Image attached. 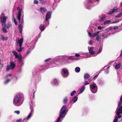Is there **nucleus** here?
Listing matches in <instances>:
<instances>
[{
    "label": "nucleus",
    "instance_id": "f257e3e1",
    "mask_svg": "<svg viewBox=\"0 0 122 122\" xmlns=\"http://www.w3.org/2000/svg\"><path fill=\"white\" fill-rule=\"evenodd\" d=\"M24 97L23 93L17 94L13 100V103L14 105L17 106H20L24 101Z\"/></svg>",
    "mask_w": 122,
    "mask_h": 122
},
{
    "label": "nucleus",
    "instance_id": "f03ea898",
    "mask_svg": "<svg viewBox=\"0 0 122 122\" xmlns=\"http://www.w3.org/2000/svg\"><path fill=\"white\" fill-rule=\"evenodd\" d=\"M66 106L63 105L61 108L60 111L59 115L57 120V122H61V120L65 117L67 110L66 109Z\"/></svg>",
    "mask_w": 122,
    "mask_h": 122
},
{
    "label": "nucleus",
    "instance_id": "7ed1b4c3",
    "mask_svg": "<svg viewBox=\"0 0 122 122\" xmlns=\"http://www.w3.org/2000/svg\"><path fill=\"white\" fill-rule=\"evenodd\" d=\"M17 9L19 10V11L18 12L17 17V19L18 20L19 23L20 24H19L18 26V28L19 29V32L20 33H21L22 31V27L21 24L23 22V20H20V17L21 15V12L22 10V9H20V7H18L17 8Z\"/></svg>",
    "mask_w": 122,
    "mask_h": 122
},
{
    "label": "nucleus",
    "instance_id": "20e7f679",
    "mask_svg": "<svg viewBox=\"0 0 122 122\" xmlns=\"http://www.w3.org/2000/svg\"><path fill=\"white\" fill-rule=\"evenodd\" d=\"M90 88L91 92L93 93H95L97 91V87L96 84L94 83L90 85Z\"/></svg>",
    "mask_w": 122,
    "mask_h": 122
},
{
    "label": "nucleus",
    "instance_id": "39448f33",
    "mask_svg": "<svg viewBox=\"0 0 122 122\" xmlns=\"http://www.w3.org/2000/svg\"><path fill=\"white\" fill-rule=\"evenodd\" d=\"M88 50L89 52V54L90 55H87V57H89L91 56H96V55H95L96 52L95 51H93L94 48L93 47H90L88 46Z\"/></svg>",
    "mask_w": 122,
    "mask_h": 122
},
{
    "label": "nucleus",
    "instance_id": "423d86ee",
    "mask_svg": "<svg viewBox=\"0 0 122 122\" xmlns=\"http://www.w3.org/2000/svg\"><path fill=\"white\" fill-rule=\"evenodd\" d=\"M7 17L5 16L4 13H2L0 16V21L2 23V26L5 23Z\"/></svg>",
    "mask_w": 122,
    "mask_h": 122
},
{
    "label": "nucleus",
    "instance_id": "0eeeda50",
    "mask_svg": "<svg viewBox=\"0 0 122 122\" xmlns=\"http://www.w3.org/2000/svg\"><path fill=\"white\" fill-rule=\"evenodd\" d=\"M15 57L18 59V62L19 64L20 65H23L24 62L22 60V57L20 54H17L15 56Z\"/></svg>",
    "mask_w": 122,
    "mask_h": 122
},
{
    "label": "nucleus",
    "instance_id": "6e6552de",
    "mask_svg": "<svg viewBox=\"0 0 122 122\" xmlns=\"http://www.w3.org/2000/svg\"><path fill=\"white\" fill-rule=\"evenodd\" d=\"M15 67V65L13 62H11L10 63V65H8L6 66V70L8 71L10 70L13 69Z\"/></svg>",
    "mask_w": 122,
    "mask_h": 122
},
{
    "label": "nucleus",
    "instance_id": "1a4fd4ad",
    "mask_svg": "<svg viewBox=\"0 0 122 122\" xmlns=\"http://www.w3.org/2000/svg\"><path fill=\"white\" fill-rule=\"evenodd\" d=\"M61 74L64 77H67L69 75L68 70L66 69H63L61 72Z\"/></svg>",
    "mask_w": 122,
    "mask_h": 122
},
{
    "label": "nucleus",
    "instance_id": "9d476101",
    "mask_svg": "<svg viewBox=\"0 0 122 122\" xmlns=\"http://www.w3.org/2000/svg\"><path fill=\"white\" fill-rule=\"evenodd\" d=\"M61 57L60 58L56 57L53 59H52L51 58H49L45 60V61L46 62L49 61L51 60V62H53L54 63L57 62L58 61H59L60 60H61Z\"/></svg>",
    "mask_w": 122,
    "mask_h": 122
},
{
    "label": "nucleus",
    "instance_id": "9b49d317",
    "mask_svg": "<svg viewBox=\"0 0 122 122\" xmlns=\"http://www.w3.org/2000/svg\"><path fill=\"white\" fill-rule=\"evenodd\" d=\"M86 8L87 9H90L92 6L94 5V4L92 2V0H89L87 3L85 4Z\"/></svg>",
    "mask_w": 122,
    "mask_h": 122
},
{
    "label": "nucleus",
    "instance_id": "f8f14e48",
    "mask_svg": "<svg viewBox=\"0 0 122 122\" xmlns=\"http://www.w3.org/2000/svg\"><path fill=\"white\" fill-rule=\"evenodd\" d=\"M61 60H64L66 59H67L68 60H74L75 58L72 56H65L61 57Z\"/></svg>",
    "mask_w": 122,
    "mask_h": 122
},
{
    "label": "nucleus",
    "instance_id": "ddd939ff",
    "mask_svg": "<svg viewBox=\"0 0 122 122\" xmlns=\"http://www.w3.org/2000/svg\"><path fill=\"white\" fill-rule=\"evenodd\" d=\"M106 19V16L104 14L101 15L99 17V22H103Z\"/></svg>",
    "mask_w": 122,
    "mask_h": 122
},
{
    "label": "nucleus",
    "instance_id": "4468645a",
    "mask_svg": "<svg viewBox=\"0 0 122 122\" xmlns=\"http://www.w3.org/2000/svg\"><path fill=\"white\" fill-rule=\"evenodd\" d=\"M52 12L51 11L48 12L46 16V21L48 20L51 18Z\"/></svg>",
    "mask_w": 122,
    "mask_h": 122
},
{
    "label": "nucleus",
    "instance_id": "2eb2a0df",
    "mask_svg": "<svg viewBox=\"0 0 122 122\" xmlns=\"http://www.w3.org/2000/svg\"><path fill=\"white\" fill-rule=\"evenodd\" d=\"M2 26H4L6 28L9 29L10 28L12 27V25L11 23L10 22H8L7 24L5 23Z\"/></svg>",
    "mask_w": 122,
    "mask_h": 122
},
{
    "label": "nucleus",
    "instance_id": "dca6fc26",
    "mask_svg": "<svg viewBox=\"0 0 122 122\" xmlns=\"http://www.w3.org/2000/svg\"><path fill=\"white\" fill-rule=\"evenodd\" d=\"M102 49V46H101L100 47H99L98 48H97L96 49V50L95 51V52H96V54L95 55H96L98 54H99L101 51Z\"/></svg>",
    "mask_w": 122,
    "mask_h": 122
},
{
    "label": "nucleus",
    "instance_id": "f3484780",
    "mask_svg": "<svg viewBox=\"0 0 122 122\" xmlns=\"http://www.w3.org/2000/svg\"><path fill=\"white\" fill-rule=\"evenodd\" d=\"M120 114H122V107H120L119 108L117 109V114L119 115Z\"/></svg>",
    "mask_w": 122,
    "mask_h": 122
},
{
    "label": "nucleus",
    "instance_id": "a211bd4d",
    "mask_svg": "<svg viewBox=\"0 0 122 122\" xmlns=\"http://www.w3.org/2000/svg\"><path fill=\"white\" fill-rule=\"evenodd\" d=\"M23 39L22 38H21L20 39H19L18 41H16V43L17 44H18L19 45V46H22L23 43Z\"/></svg>",
    "mask_w": 122,
    "mask_h": 122
},
{
    "label": "nucleus",
    "instance_id": "6ab92c4d",
    "mask_svg": "<svg viewBox=\"0 0 122 122\" xmlns=\"http://www.w3.org/2000/svg\"><path fill=\"white\" fill-rule=\"evenodd\" d=\"M37 41V39H36L34 40V41L31 42V44L32 45V46H31V50L33 49L35 47V45L36 44Z\"/></svg>",
    "mask_w": 122,
    "mask_h": 122
},
{
    "label": "nucleus",
    "instance_id": "aec40b11",
    "mask_svg": "<svg viewBox=\"0 0 122 122\" xmlns=\"http://www.w3.org/2000/svg\"><path fill=\"white\" fill-rule=\"evenodd\" d=\"M78 99V97H77L75 96L73 97L70 103H74L76 102Z\"/></svg>",
    "mask_w": 122,
    "mask_h": 122
},
{
    "label": "nucleus",
    "instance_id": "412c9836",
    "mask_svg": "<svg viewBox=\"0 0 122 122\" xmlns=\"http://www.w3.org/2000/svg\"><path fill=\"white\" fill-rule=\"evenodd\" d=\"M30 118V113L23 120V122H27L28 120Z\"/></svg>",
    "mask_w": 122,
    "mask_h": 122
},
{
    "label": "nucleus",
    "instance_id": "4be33fe9",
    "mask_svg": "<svg viewBox=\"0 0 122 122\" xmlns=\"http://www.w3.org/2000/svg\"><path fill=\"white\" fill-rule=\"evenodd\" d=\"M41 79V76L40 75H36L35 79V82L36 83H38L40 81Z\"/></svg>",
    "mask_w": 122,
    "mask_h": 122
},
{
    "label": "nucleus",
    "instance_id": "5701e85b",
    "mask_svg": "<svg viewBox=\"0 0 122 122\" xmlns=\"http://www.w3.org/2000/svg\"><path fill=\"white\" fill-rule=\"evenodd\" d=\"M40 11L41 13H45L47 12V10L45 8L41 7L40 9Z\"/></svg>",
    "mask_w": 122,
    "mask_h": 122
},
{
    "label": "nucleus",
    "instance_id": "b1692460",
    "mask_svg": "<svg viewBox=\"0 0 122 122\" xmlns=\"http://www.w3.org/2000/svg\"><path fill=\"white\" fill-rule=\"evenodd\" d=\"M85 89V87L83 85L80 89V93H79V94H80L82 93L84 91Z\"/></svg>",
    "mask_w": 122,
    "mask_h": 122
},
{
    "label": "nucleus",
    "instance_id": "393cba45",
    "mask_svg": "<svg viewBox=\"0 0 122 122\" xmlns=\"http://www.w3.org/2000/svg\"><path fill=\"white\" fill-rule=\"evenodd\" d=\"M45 28L46 27H44V25L43 24H41L39 26V29L41 31L44 30Z\"/></svg>",
    "mask_w": 122,
    "mask_h": 122
},
{
    "label": "nucleus",
    "instance_id": "a878e982",
    "mask_svg": "<svg viewBox=\"0 0 122 122\" xmlns=\"http://www.w3.org/2000/svg\"><path fill=\"white\" fill-rule=\"evenodd\" d=\"M12 78V75L11 74H7L6 75V76L5 79H8L11 80Z\"/></svg>",
    "mask_w": 122,
    "mask_h": 122
},
{
    "label": "nucleus",
    "instance_id": "bb28decb",
    "mask_svg": "<svg viewBox=\"0 0 122 122\" xmlns=\"http://www.w3.org/2000/svg\"><path fill=\"white\" fill-rule=\"evenodd\" d=\"M118 115V117L117 116H116L115 117V119L114 120L113 122H117L118 121V118H121L122 117L121 115Z\"/></svg>",
    "mask_w": 122,
    "mask_h": 122
},
{
    "label": "nucleus",
    "instance_id": "cd10ccee",
    "mask_svg": "<svg viewBox=\"0 0 122 122\" xmlns=\"http://www.w3.org/2000/svg\"><path fill=\"white\" fill-rule=\"evenodd\" d=\"M113 66H115V68L116 69H118L121 67V64L120 63H118L117 64L115 65H114Z\"/></svg>",
    "mask_w": 122,
    "mask_h": 122
},
{
    "label": "nucleus",
    "instance_id": "c85d7f7f",
    "mask_svg": "<svg viewBox=\"0 0 122 122\" xmlns=\"http://www.w3.org/2000/svg\"><path fill=\"white\" fill-rule=\"evenodd\" d=\"M97 83L100 85H102L104 84V82L103 81L100 79H99L97 80Z\"/></svg>",
    "mask_w": 122,
    "mask_h": 122
},
{
    "label": "nucleus",
    "instance_id": "c756f323",
    "mask_svg": "<svg viewBox=\"0 0 122 122\" xmlns=\"http://www.w3.org/2000/svg\"><path fill=\"white\" fill-rule=\"evenodd\" d=\"M80 71V68L79 67H76L75 69V71L76 72L78 73Z\"/></svg>",
    "mask_w": 122,
    "mask_h": 122
},
{
    "label": "nucleus",
    "instance_id": "7c9ffc66",
    "mask_svg": "<svg viewBox=\"0 0 122 122\" xmlns=\"http://www.w3.org/2000/svg\"><path fill=\"white\" fill-rule=\"evenodd\" d=\"M53 84H54L56 85H58V81L56 79H54L53 80V81L52 83Z\"/></svg>",
    "mask_w": 122,
    "mask_h": 122
},
{
    "label": "nucleus",
    "instance_id": "2f4dec72",
    "mask_svg": "<svg viewBox=\"0 0 122 122\" xmlns=\"http://www.w3.org/2000/svg\"><path fill=\"white\" fill-rule=\"evenodd\" d=\"M2 31L4 33H7V31L6 29L5 28V27L4 26H2Z\"/></svg>",
    "mask_w": 122,
    "mask_h": 122
},
{
    "label": "nucleus",
    "instance_id": "473e14b6",
    "mask_svg": "<svg viewBox=\"0 0 122 122\" xmlns=\"http://www.w3.org/2000/svg\"><path fill=\"white\" fill-rule=\"evenodd\" d=\"M90 77V75L87 73L85 74L84 76L85 80H86V79Z\"/></svg>",
    "mask_w": 122,
    "mask_h": 122
},
{
    "label": "nucleus",
    "instance_id": "72a5a7b5",
    "mask_svg": "<svg viewBox=\"0 0 122 122\" xmlns=\"http://www.w3.org/2000/svg\"><path fill=\"white\" fill-rule=\"evenodd\" d=\"M68 101V98L67 97H66L63 100V102L65 104H66L67 103Z\"/></svg>",
    "mask_w": 122,
    "mask_h": 122
},
{
    "label": "nucleus",
    "instance_id": "f704fd0d",
    "mask_svg": "<svg viewBox=\"0 0 122 122\" xmlns=\"http://www.w3.org/2000/svg\"><path fill=\"white\" fill-rule=\"evenodd\" d=\"M23 65H20L18 64V71L19 72H20L22 70L21 67Z\"/></svg>",
    "mask_w": 122,
    "mask_h": 122
},
{
    "label": "nucleus",
    "instance_id": "c9c22d12",
    "mask_svg": "<svg viewBox=\"0 0 122 122\" xmlns=\"http://www.w3.org/2000/svg\"><path fill=\"white\" fill-rule=\"evenodd\" d=\"M111 22V21L110 20H106L103 23L104 25H106L107 24H108Z\"/></svg>",
    "mask_w": 122,
    "mask_h": 122
},
{
    "label": "nucleus",
    "instance_id": "e433bc0d",
    "mask_svg": "<svg viewBox=\"0 0 122 122\" xmlns=\"http://www.w3.org/2000/svg\"><path fill=\"white\" fill-rule=\"evenodd\" d=\"M122 96H121V97L120 98V101L119 102L118 104V106L119 107L121 106L122 104Z\"/></svg>",
    "mask_w": 122,
    "mask_h": 122
},
{
    "label": "nucleus",
    "instance_id": "4c0bfd02",
    "mask_svg": "<svg viewBox=\"0 0 122 122\" xmlns=\"http://www.w3.org/2000/svg\"><path fill=\"white\" fill-rule=\"evenodd\" d=\"M20 48L19 49H17V51L18 52H20L23 49L24 47H22V46H19Z\"/></svg>",
    "mask_w": 122,
    "mask_h": 122
},
{
    "label": "nucleus",
    "instance_id": "58836bf2",
    "mask_svg": "<svg viewBox=\"0 0 122 122\" xmlns=\"http://www.w3.org/2000/svg\"><path fill=\"white\" fill-rule=\"evenodd\" d=\"M100 32V31H97L95 33H94L92 35V36L93 37H94L96 36H97V35H98L99 32Z\"/></svg>",
    "mask_w": 122,
    "mask_h": 122
},
{
    "label": "nucleus",
    "instance_id": "ea45409f",
    "mask_svg": "<svg viewBox=\"0 0 122 122\" xmlns=\"http://www.w3.org/2000/svg\"><path fill=\"white\" fill-rule=\"evenodd\" d=\"M6 80L4 82V84H7L10 81V80L8 79H6Z\"/></svg>",
    "mask_w": 122,
    "mask_h": 122
},
{
    "label": "nucleus",
    "instance_id": "a19ab883",
    "mask_svg": "<svg viewBox=\"0 0 122 122\" xmlns=\"http://www.w3.org/2000/svg\"><path fill=\"white\" fill-rule=\"evenodd\" d=\"M118 9L116 7H114L112 10L114 13L116 12L117 11Z\"/></svg>",
    "mask_w": 122,
    "mask_h": 122
},
{
    "label": "nucleus",
    "instance_id": "79ce46f5",
    "mask_svg": "<svg viewBox=\"0 0 122 122\" xmlns=\"http://www.w3.org/2000/svg\"><path fill=\"white\" fill-rule=\"evenodd\" d=\"M122 16V12L117 15L116 16V18H117Z\"/></svg>",
    "mask_w": 122,
    "mask_h": 122
},
{
    "label": "nucleus",
    "instance_id": "37998d69",
    "mask_svg": "<svg viewBox=\"0 0 122 122\" xmlns=\"http://www.w3.org/2000/svg\"><path fill=\"white\" fill-rule=\"evenodd\" d=\"M98 75V74H95L94 76L93 77V79L94 80H95L96 78L97 77Z\"/></svg>",
    "mask_w": 122,
    "mask_h": 122
},
{
    "label": "nucleus",
    "instance_id": "c03bdc74",
    "mask_svg": "<svg viewBox=\"0 0 122 122\" xmlns=\"http://www.w3.org/2000/svg\"><path fill=\"white\" fill-rule=\"evenodd\" d=\"M76 93V91H73L71 93V96H74V94Z\"/></svg>",
    "mask_w": 122,
    "mask_h": 122
},
{
    "label": "nucleus",
    "instance_id": "a18cd8bd",
    "mask_svg": "<svg viewBox=\"0 0 122 122\" xmlns=\"http://www.w3.org/2000/svg\"><path fill=\"white\" fill-rule=\"evenodd\" d=\"M109 66L108 67H107L106 69H105V72L106 73H108L109 72Z\"/></svg>",
    "mask_w": 122,
    "mask_h": 122
},
{
    "label": "nucleus",
    "instance_id": "49530a36",
    "mask_svg": "<svg viewBox=\"0 0 122 122\" xmlns=\"http://www.w3.org/2000/svg\"><path fill=\"white\" fill-rule=\"evenodd\" d=\"M49 24V22L48 20H47V21H46L45 20V27H46V26H47Z\"/></svg>",
    "mask_w": 122,
    "mask_h": 122
},
{
    "label": "nucleus",
    "instance_id": "de8ad7c7",
    "mask_svg": "<svg viewBox=\"0 0 122 122\" xmlns=\"http://www.w3.org/2000/svg\"><path fill=\"white\" fill-rule=\"evenodd\" d=\"M96 40L97 41H99L100 40V36H97L96 37Z\"/></svg>",
    "mask_w": 122,
    "mask_h": 122
},
{
    "label": "nucleus",
    "instance_id": "09e8293b",
    "mask_svg": "<svg viewBox=\"0 0 122 122\" xmlns=\"http://www.w3.org/2000/svg\"><path fill=\"white\" fill-rule=\"evenodd\" d=\"M89 83L86 81H85L83 83L85 85H88Z\"/></svg>",
    "mask_w": 122,
    "mask_h": 122
},
{
    "label": "nucleus",
    "instance_id": "8fccbe9b",
    "mask_svg": "<svg viewBox=\"0 0 122 122\" xmlns=\"http://www.w3.org/2000/svg\"><path fill=\"white\" fill-rule=\"evenodd\" d=\"M12 53L14 54L15 56L18 54L17 52L15 51H12Z\"/></svg>",
    "mask_w": 122,
    "mask_h": 122
},
{
    "label": "nucleus",
    "instance_id": "3c124183",
    "mask_svg": "<svg viewBox=\"0 0 122 122\" xmlns=\"http://www.w3.org/2000/svg\"><path fill=\"white\" fill-rule=\"evenodd\" d=\"M64 62L66 64H69L71 63L69 61L67 60H65Z\"/></svg>",
    "mask_w": 122,
    "mask_h": 122
},
{
    "label": "nucleus",
    "instance_id": "603ef678",
    "mask_svg": "<svg viewBox=\"0 0 122 122\" xmlns=\"http://www.w3.org/2000/svg\"><path fill=\"white\" fill-rule=\"evenodd\" d=\"M14 112L15 113L17 114H19L20 113V111H14Z\"/></svg>",
    "mask_w": 122,
    "mask_h": 122
},
{
    "label": "nucleus",
    "instance_id": "864d4df0",
    "mask_svg": "<svg viewBox=\"0 0 122 122\" xmlns=\"http://www.w3.org/2000/svg\"><path fill=\"white\" fill-rule=\"evenodd\" d=\"M8 39V38L7 37H2V40L3 41H6Z\"/></svg>",
    "mask_w": 122,
    "mask_h": 122
},
{
    "label": "nucleus",
    "instance_id": "5fc2aeb1",
    "mask_svg": "<svg viewBox=\"0 0 122 122\" xmlns=\"http://www.w3.org/2000/svg\"><path fill=\"white\" fill-rule=\"evenodd\" d=\"M93 41H91L88 42V44L90 45H92L93 44Z\"/></svg>",
    "mask_w": 122,
    "mask_h": 122
},
{
    "label": "nucleus",
    "instance_id": "6e6d98bb",
    "mask_svg": "<svg viewBox=\"0 0 122 122\" xmlns=\"http://www.w3.org/2000/svg\"><path fill=\"white\" fill-rule=\"evenodd\" d=\"M34 4H37L38 3V1L36 0H34Z\"/></svg>",
    "mask_w": 122,
    "mask_h": 122
},
{
    "label": "nucleus",
    "instance_id": "4d7b16f0",
    "mask_svg": "<svg viewBox=\"0 0 122 122\" xmlns=\"http://www.w3.org/2000/svg\"><path fill=\"white\" fill-rule=\"evenodd\" d=\"M113 13H114L113 12V11L112 10H111V11H110V12H109L108 13V15H110V14H112Z\"/></svg>",
    "mask_w": 122,
    "mask_h": 122
},
{
    "label": "nucleus",
    "instance_id": "13d9d810",
    "mask_svg": "<svg viewBox=\"0 0 122 122\" xmlns=\"http://www.w3.org/2000/svg\"><path fill=\"white\" fill-rule=\"evenodd\" d=\"M88 53H86V52H83V53H81V54H80V55L81 54H84L85 55H88L87 54Z\"/></svg>",
    "mask_w": 122,
    "mask_h": 122
},
{
    "label": "nucleus",
    "instance_id": "bf43d9fd",
    "mask_svg": "<svg viewBox=\"0 0 122 122\" xmlns=\"http://www.w3.org/2000/svg\"><path fill=\"white\" fill-rule=\"evenodd\" d=\"M88 34L90 37H93V36H92V34L90 32H88Z\"/></svg>",
    "mask_w": 122,
    "mask_h": 122
},
{
    "label": "nucleus",
    "instance_id": "052dcab7",
    "mask_svg": "<svg viewBox=\"0 0 122 122\" xmlns=\"http://www.w3.org/2000/svg\"><path fill=\"white\" fill-rule=\"evenodd\" d=\"M14 20L15 24L16 25H17L18 24V22L16 21L15 19V18H14Z\"/></svg>",
    "mask_w": 122,
    "mask_h": 122
},
{
    "label": "nucleus",
    "instance_id": "680f3d73",
    "mask_svg": "<svg viewBox=\"0 0 122 122\" xmlns=\"http://www.w3.org/2000/svg\"><path fill=\"white\" fill-rule=\"evenodd\" d=\"M113 28L112 27L110 26L107 29L109 30H111L113 29Z\"/></svg>",
    "mask_w": 122,
    "mask_h": 122
},
{
    "label": "nucleus",
    "instance_id": "e2e57ef3",
    "mask_svg": "<svg viewBox=\"0 0 122 122\" xmlns=\"http://www.w3.org/2000/svg\"><path fill=\"white\" fill-rule=\"evenodd\" d=\"M35 92H34L33 93V95H32V97L33 98V99H34L35 97Z\"/></svg>",
    "mask_w": 122,
    "mask_h": 122
},
{
    "label": "nucleus",
    "instance_id": "0e129e2a",
    "mask_svg": "<svg viewBox=\"0 0 122 122\" xmlns=\"http://www.w3.org/2000/svg\"><path fill=\"white\" fill-rule=\"evenodd\" d=\"M22 121V119H20L19 120H17L16 121V122H21Z\"/></svg>",
    "mask_w": 122,
    "mask_h": 122
},
{
    "label": "nucleus",
    "instance_id": "69168bd1",
    "mask_svg": "<svg viewBox=\"0 0 122 122\" xmlns=\"http://www.w3.org/2000/svg\"><path fill=\"white\" fill-rule=\"evenodd\" d=\"M118 27L117 26H114V27H113V29L114 30H116V29H117L118 28Z\"/></svg>",
    "mask_w": 122,
    "mask_h": 122
},
{
    "label": "nucleus",
    "instance_id": "338daca9",
    "mask_svg": "<svg viewBox=\"0 0 122 122\" xmlns=\"http://www.w3.org/2000/svg\"><path fill=\"white\" fill-rule=\"evenodd\" d=\"M106 36V35H105L104 34L102 33V35L101 36H102V37H104L105 36Z\"/></svg>",
    "mask_w": 122,
    "mask_h": 122
},
{
    "label": "nucleus",
    "instance_id": "774afa93",
    "mask_svg": "<svg viewBox=\"0 0 122 122\" xmlns=\"http://www.w3.org/2000/svg\"><path fill=\"white\" fill-rule=\"evenodd\" d=\"M44 0H39V1H40L41 3L42 4L44 3Z\"/></svg>",
    "mask_w": 122,
    "mask_h": 122
}]
</instances>
